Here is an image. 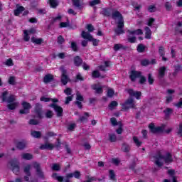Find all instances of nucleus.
<instances>
[{
	"label": "nucleus",
	"mask_w": 182,
	"mask_h": 182,
	"mask_svg": "<svg viewBox=\"0 0 182 182\" xmlns=\"http://www.w3.org/2000/svg\"><path fill=\"white\" fill-rule=\"evenodd\" d=\"M164 113L165 114V120H168V119H170V116H171V114L173 113V109L166 108L164 110Z\"/></svg>",
	"instance_id": "obj_20"
},
{
	"label": "nucleus",
	"mask_w": 182,
	"mask_h": 182,
	"mask_svg": "<svg viewBox=\"0 0 182 182\" xmlns=\"http://www.w3.org/2000/svg\"><path fill=\"white\" fill-rule=\"evenodd\" d=\"M148 11L149 12H150L151 14H153V12H156L157 11V8L156 7V6L154 5H150L148 7Z\"/></svg>",
	"instance_id": "obj_51"
},
{
	"label": "nucleus",
	"mask_w": 182,
	"mask_h": 182,
	"mask_svg": "<svg viewBox=\"0 0 182 182\" xmlns=\"http://www.w3.org/2000/svg\"><path fill=\"white\" fill-rule=\"evenodd\" d=\"M92 77L93 79H98L99 77H101V79H105L106 77V76L101 75L100 72H99V70H95L92 71Z\"/></svg>",
	"instance_id": "obj_16"
},
{
	"label": "nucleus",
	"mask_w": 182,
	"mask_h": 182,
	"mask_svg": "<svg viewBox=\"0 0 182 182\" xmlns=\"http://www.w3.org/2000/svg\"><path fill=\"white\" fill-rule=\"evenodd\" d=\"M150 60L148 59H143L141 60V66H149Z\"/></svg>",
	"instance_id": "obj_50"
},
{
	"label": "nucleus",
	"mask_w": 182,
	"mask_h": 182,
	"mask_svg": "<svg viewBox=\"0 0 182 182\" xmlns=\"http://www.w3.org/2000/svg\"><path fill=\"white\" fill-rule=\"evenodd\" d=\"M23 160H32L33 159V155L30 153H24L22 154Z\"/></svg>",
	"instance_id": "obj_31"
},
{
	"label": "nucleus",
	"mask_w": 182,
	"mask_h": 182,
	"mask_svg": "<svg viewBox=\"0 0 182 182\" xmlns=\"http://www.w3.org/2000/svg\"><path fill=\"white\" fill-rule=\"evenodd\" d=\"M164 7L168 12H170V11L173 9V5H171V3H170V1L165 2Z\"/></svg>",
	"instance_id": "obj_38"
},
{
	"label": "nucleus",
	"mask_w": 182,
	"mask_h": 182,
	"mask_svg": "<svg viewBox=\"0 0 182 182\" xmlns=\"http://www.w3.org/2000/svg\"><path fill=\"white\" fill-rule=\"evenodd\" d=\"M91 88L92 90H95L97 95H102V93H103V87L99 85V84H93Z\"/></svg>",
	"instance_id": "obj_13"
},
{
	"label": "nucleus",
	"mask_w": 182,
	"mask_h": 182,
	"mask_svg": "<svg viewBox=\"0 0 182 182\" xmlns=\"http://www.w3.org/2000/svg\"><path fill=\"white\" fill-rule=\"evenodd\" d=\"M55 147V149H60V147H62V142H60V139L58 138L56 139V142L54 145V148Z\"/></svg>",
	"instance_id": "obj_54"
},
{
	"label": "nucleus",
	"mask_w": 182,
	"mask_h": 182,
	"mask_svg": "<svg viewBox=\"0 0 182 182\" xmlns=\"http://www.w3.org/2000/svg\"><path fill=\"white\" fill-rule=\"evenodd\" d=\"M146 82H147V78L143 75H141V77H139V84L140 85H144V83H146Z\"/></svg>",
	"instance_id": "obj_53"
},
{
	"label": "nucleus",
	"mask_w": 182,
	"mask_h": 182,
	"mask_svg": "<svg viewBox=\"0 0 182 182\" xmlns=\"http://www.w3.org/2000/svg\"><path fill=\"white\" fill-rule=\"evenodd\" d=\"M23 33H24V41H25V42H29V40L31 39V37H29V33H28V30H24Z\"/></svg>",
	"instance_id": "obj_49"
},
{
	"label": "nucleus",
	"mask_w": 182,
	"mask_h": 182,
	"mask_svg": "<svg viewBox=\"0 0 182 182\" xmlns=\"http://www.w3.org/2000/svg\"><path fill=\"white\" fill-rule=\"evenodd\" d=\"M101 14L103 16H106L107 18L112 16V18L114 19V21L118 19V21L116 23L117 28L114 29V32L117 36L123 35V33H124V18L120 11L114 10L110 7H107L102 8Z\"/></svg>",
	"instance_id": "obj_1"
},
{
	"label": "nucleus",
	"mask_w": 182,
	"mask_h": 182,
	"mask_svg": "<svg viewBox=\"0 0 182 182\" xmlns=\"http://www.w3.org/2000/svg\"><path fill=\"white\" fill-rule=\"evenodd\" d=\"M102 1L100 0H92L90 1V6H95V5H99Z\"/></svg>",
	"instance_id": "obj_60"
},
{
	"label": "nucleus",
	"mask_w": 182,
	"mask_h": 182,
	"mask_svg": "<svg viewBox=\"0 0 182 182\" xmlns=\"http://www.w3.org/2000/svg\"><path fill=\"white\" fill-rule=\"evenodd\" d=\"M90 42L92 43L93 46H99V43H100V40H97L92 37V39L90 40Z\"/></svg>",
	"instance_id": "obj_47"
},
{
	"label": "nucleus",
	"mask_w": 182,
	"mask_h": 182,
	"mask_svg": "<svg viewBox=\"0 0 182 182\" xmlns=\"http://www.w3.org/2000/svg\"><path fill=\"white\" fill-rule=\"evenodd\" d=\"M118 105L117 101H112L109 105V109H113L114 107H117Z\"/></svg>",
	"instance_id": "obj_52"
},
{
	"label": "nucleus",
	"mask_w": 182,
	"mask_h": 182,
	"mask_svg": "<svg viewBox=\"0 0 182 182\" xmlns=\"http://www.w3.org/2000/svg\"><path fill=\"white\" fill-rule=\"evenodd\" d=\"M55 149V144H50L48 141L45 142V144H41L40 146V149L41 150H50L52 151Z\"/></svg>",
	"instance_id": "obj_12"
},
{
	"label": "nucleus",
	"mask_w": 182,
	"mask_h": 182,
	"mask_svg": "<svg viewBox=\"0 0 182 182\" xmlns=\"http://www.w3.org/2000/svg\"><path fill=\"white\" fill-rule=\"evenodd\" d=\"M120 49H123V50H126L127 49V47L122 45V44H114L113 47V50L115 52H117V50H120Z\"/></svg>",
	"instance_id": "obj_27"
},
{
	"label": "nucleus",
	"mask_w": 182,
	"mask_h": 182,
	"mask_svg": "<svg viewBox=\"0 0 182 182\" xmlns=\"http://www.w3.org/2000/svg\"><path fill=\"white\" fill-rule=\"evenodd\" d=\"M31 135L34 139H41V137H42V132H41V131H31Z\"/></svg>",
	"instance_id": "obj_24"
},
{
	"label": "nucleus",
	"mask_w": 182,
	"mask_h": 182,
	"mask_svg": "<svg viewBox=\"0 0 182 182\" xmlns=\"http://www.w3.org/2000/svg\"><path fill=\"white\" fill-rule=\"evenodd\" d=\"M9 167L14 174H19V164L16 161H11L9 164Z\"/></svg>",
	"instance_id": "obj_6"
},
{
	"label": "nucleus",
	"mask_w": 182,
	"mask_h": 182,
	"mask_svg": "<svg viewBox=\"0 0 182 182\" xmlns=\"http://www.w3.org/2000/svg\"><path fill=\"white\" fill-rule=\"evenodd\" d=\"M165 127L166 126H164V124H162L160 127H156L154 123H150L149 124V132L153 134H158L159 133H163L164 132Z\"/></svg>",
	"instance_id": "obj_2"
},
{
	"label": "nucleus",
	"mask_w": 182,
	"mask_h": 182,
	"mask_svg": "<svg viewBox=\"0 0 182 182\" xmlns=\"http://www.w3.org/2000/svg\"><path fill=\"white\" fill-rule=\"evenodd\" d=\"M124 110H129V109H136V104H134V100L133 98H128L124 104H122Z\"/></svg>",
	"instance_id": "obj_3"
},
{
	"label": "nucleus",
	"mask_w": 182,
	"mask_h": 182,
	"mask_svg": "<svg viewBox=\"0 0 182 182\" xmlns=\"http://www.w3.org/2000/svg\"><path fill=\"white\" fill-rule=\"evenodd\" d=\"M8 95H9L8 91H4L1 93L0 99H1L2 102H6L8 100Z\"/></svg>",
	"instance_id": "obj_34"
},
{
	"label": "nucleus",
	"mask_w": 182,
	"mask_h": 182,
	"mask_svg": "<svg viewBox=\"0 0 182 182\" xmlns=\"http://www.w3.org/2000/svg\"><path fill=\"white\" fill-rule=\"evenodd\" d=\"M52 170L54 171H59L60 170V165L59 164H53L52 166Z\"/></svg>",
	"instance_id": "obj_55"
},
{
	"label": "nucleus",
	"mask_w": 182,
	"mask_h": 182,
	"mask_svg": "<svg viewBox=\"0 0 182 182\" xmlns=\"http://www.w3.org/2000/svg\"><path fill=\"white\" fill-rule=\"evenodd\" d=\"M136 50L139 53H143V52H144V50H146V46H144V45H143V44H139L137 46Z\"/></svg>",
	"instance_id": "obj_39"
},
{
	"label": "nucleus",
	"mask_w": 182,
	"mask_h": 182,
	"mask_svg": "<svg viewBox=\"0 0 182 182\" xmlns=\"http://www.w3.org/2000/svg\"><path fill=\"white\" fill-rule=\"evenodd\" d=\"M159 54L160 56H165L166 55V51L164 50V47L160 46L159 48Z\"/></svg>",
	"instance_id": "obj_56"
},
{
	"label": "nucleus",
	"mask_w": 182,
	"mask_h": 182,
	"mask_svg": "<svg viewBox=\"0 0 182 182\" xmlns=\"http://www.w3.org/2000/svg\"><path fill=\"white\" fill-rule=\"evenodd\" d=\"M164 160H173V156L171 155V153L167 152L166 156H164Z\"/></svg>",
	"instance_id": "obj_58"
},
{
	"label": "nucleus",
	"mask_w": 182,
	"mask_h": 182,
	"mask_svg": "<svg viewBox=\"0 0 182 182\" xmlns=\"http://www.w3.org/2000/svg\"><path fill=\"white\" fill-rule=\"evenodd\" d=\"M141 72L137 71L135 70H131L130 75H129V79L131 82H136V79H139V77H141Z\"/></svg>",
	"instance_id": "obj_9"
},
{
	"label": "nucleus",
	"mask_w": 182,
	"mask_h": 182,
	"mask_svg": "<svg viewBox=\"0 0 182 182\" xmlns=\"http://www.w3.org/2000/svg\"><path fill=\"white\" fill-rule=\"evenodd\" d=\"M9 85H15V77L11 76L9 78Z\"/></svg>",
	"instance_id": "obj_64"
},
{
	"label": "nucleus",
	"mask_w": 182,
	"mask_h": 182,
	"mask_svg": "<svg viewBox=\"0 0 182 182\" xmlns=\"http://www.w3.org/2000/svg\"><path fill=\"white\" fill-rule=\"evenodd\" d=\"M48 4L53 9H56L59 6V1L58 0H48Z\"/></svg>",
	"instance_id": "obj_19"
},
{
	"label": "nucleus",
	"mask_w": 182,
	"mask_h": 182,
	"mask_svg": "<svg viewBox=\"0 0 182 182\" xmlns=\"http://www.w3.org/2000/svg\"><path fill=\"white\" fill-rule=\"evenodd\" d=\"M46 117L47 119H52L53 117V112L52 110H48L46 113Z\"/></svg>",
	"instance_id": "obj_57"
},
{
	"label": "nucleus",
	"mask_w": 182,
	"mask_h": 182,
	"mask_svg": "<svg viewBox=\"0 0 182 182\" xmlns=\"http://www.w3.org/2000/svg\"><path fill=\"white\" fill-rule=\"evenodd\" d=\"M90 116L89 114V112H85L84 116L80 117L78 122H80V123H87V121L89 120L88 117Z\"/></svg>",
	"instance_id": "obj_17"
},
{
	"label": "nucleus",
	"mask_w": 182,
	"mask_h": 182,
	"mask_svg": "<svg viewBox=\"0 0 182 182\" xmlns=\"http://www.w3.org/2000/svg\"><path fill=\"white\" fill-rule=\"evenodd\" d=\"M73 62H74L75 66H76L77 68H79V66H82V64L83 63V59H82L80 56L76 55L73 58Z\"/></svg>",
	"instance_id": "obj_14"
},
{
	"label": "nucleus",
	"mask_w": 182,
	"mask_h": 182,
	"mask_svg": "<svg viewBox=\"0 0 182 182\" xmlns=\"http://www.w3.org/2000/svg\"><path fill=\"white\" fill-rule=\"evenodd\" d=\"M82 38H83V39H87V41H90L92 39V38L93 37V36L90 35V33L89 32H86L85 31H82V34H81Z\"/></svg>",
	"instance_id": "obj_22"
},
{
	"label": "nucleus",
	"mask_w": 182,
	"mask_h": 182,
	"mask_svg": "<svg viewBox=\"0 0 182 182\" xmlns=\"http://www.w3.org/2000/svg\"><path fill=\"white\" fill-rule=\"evenodd\" d=\"M122 150L124 151V153H129V151H130V145L123 143Z\"/></svg>",
	"instance_id": "obj_36"
},
{
	"label": "nucleus",
	"mask_w": 182,
	"mask_h": 182,
	"mask_svg": "<svg viewBox=\"0 0 182 182\" xmlns=\"http://www.w3.org/2000/svg\"><path fill=\"white\" fill-rule=\"evenodd\" d=\"M30 170H31V165H27L26 166H25L24 172L26 173V174H27V176H31V172H29Z\"/></svg>",
	"instance_id": "obj_61"
},
{
	"label": "nucleus",
	"mask_w": 182,
	"mask_h": 182,
	"mask_svg": "<svg viewBox=\"0 0 182 182\" xmlns=\"http://www.w3.org/2000/svg\"><path fill=\"white\" fill-rule=\"evenodd\" d=\"M167 70V68L166 66L160 67L158 70V79L161 80V79H164V76H166V72Z\"/></svg>",
	"instance_id": "obj_11"
},
{
	"label": "nucleus",
	"mask_w": 182,
	"mask_h": 182,
	"mask_svg": "<svg viewBox=\"0 0 182 182\" xmlns=\"http://www.w3.org/2000/svg\"><path fill=\"white\" fill-rule=\"evenodd\" d=\"M72 88L70 87H67L65 90H64V93L67 95V96H70L72 95Z\"/></svg>",
	"instance_id": "obj_62"
},
{
	"label": "nucleus",
	"mask_w": 182,
	"mask_h": 182,
	"mask_svg": "<svg viewBox=\"0 0 182 182\" xmlns=\"http://www.w3.org/2000/svg\"><path fill=\"white\" fill-rule=\"evenodd\" d=\"M53 80V75L52 74H47L43 77V82L45 83H50Z\"/></svg>",
	"instance_id": "obj_25"
},
{
	"label": "nucleus",
	"mask_w": 182,
	"mask_h": 182,
	"mask_svg": "<svg viewBox=\"0 0 182 182\" xmlns=\"http://www.w3.org/2000/svg\"><path fill=\"white\" fill-rule=\"evenodd\" d=\"M55 136H57V134L50 131L46 134V136L43 137V139L48 141V140H49V137H55Z\"/></svg>",
	"instance_id": "obj_29"
},
{
	"label": "nucleus",
	"mask_w": 182,
	"mask_h": 182,
	"mask_svg": "<svg viewBox=\"0 0 182 182\" xmlns=\"http://www.w3.org/2000/svg\"><path fill=\"white\" fill-rule=\"evenodd\" d=\"M4 65L9 67L14 66V60L12 58H9L4 63Z\"/></svg>",
	"instance_id": "obj_45"
},
{
	"label": "nucleus",
	"mask_w": 182,
	"mask_h": 182,
	"mask_svg": "<svg viewBox=\"0 0 182 182\" xmlns=\"http://www.w3.org/2000/svg\"><path fill=\"white\" fill-rule=\"evenodd\" d=\"M133 141L134 143V144L136 146V147H140V146H141V144H143V142L140 140H139V138L136 136H133Z\"/></svg>",
	"instance_id": "obj_32"
},
{
	"label": "nucleus",
	"mask_w": 182,
	"mask_h": 182,
	"mask_svg": "<svg viewBox=\"0 0 182 182\" xmlns=\"http://www.w3.org/2000/svg\"><path fill=\"white\" fill-rule=\"evenodd\" d=\"M23 11H25V7H23V6L16 5V9L14 11V16H18V15H21V14L23 13Z\"/></svg>",
	"instance_id": "obj_15"
},
{
	"label": "nucleus",
	"mask_w": 182,
	"mask_h": 182,
	"mask_svg": "<svg viewBox=\"0 0 182 182\" xmlns=\"http://www.w3.org/2000/svg\"><path fill=\"white\" fill-rule=\"evenodd\" d=\"M52 177L54 178V180H57L58 181H63V176L58 175L56 173H53Z\"/></svg>",
	"instance_id": "obj_43"
},
{
	"label": "nucleus",
	"mask_w": 182,
	"mask_h": 182,
	"mask_svg": "<svg viewBox=\"0 0 182 182\" xmlns=\"http://www.w3.org/2000/svg\"><path fill=\"white\" fill-rule=\"evenodd\" d=\"M23 109H20L19 113L20 114H28L30 112V109L32 107L29 102L23 101L22 102Z\"/></svg>",
	"instance_id": "obj_7"
},
{
	"label": "nucleus",
	"mask_w": 182,
	"mask_h": 182,
	"mask_svg": "<svg viewBox=\"0 0 182 182\" xmlns=\"http://www.w3.org/2000/svg\"><path fill=\"white\" fill-rule=\"evenodd\" d=\"M16 146L18 150H23L26 147V141H18L16 144Z\"/></svg>",
	"instance_id": "obj_21"
},
{
	"label": "nucleus",
	"mask_w": 182,
	"mask_h": 182,
	"mask_svg": "<svg viewBox=\"0 0 182 182\" xmlns=\"http://www.w3.org/2000/svg\"><path fill=\"white\" fill-rule=\"evenodd\" d=\"M34 113L37 119H43V112L42 111V105L36 103L34 108Z\"/></svg>",
	"instance_id": "obj_4"
},
{
	"label": "nucleus",
	"mask_w": 182,
	"mask_h": 182,
	"mask_svg": "<svg viewBox=\"0 0 182 182\" xmlns=\"http://www.w3.org/2000/svg\"><path fill=\"white\" fill-rule=\"evenodd\" d=\"M107 97H113L114 96V90L109 88L107 92Z\"/></svg>",
	"instance_id": "obj_46"
},
{
	"label": "nucleus",
	"mask_w": 182,
	"mask_h": 182,
	"mask_svg": "<svg viewBox=\"0 0 182 182\" xmlns=\"http://www.w3.org/2000/svg\"><path fill=\"white\" fill-rule=\"evenodd\" d=\"M33 166L36 169L38 176H39V177H41V178H43V173H42V171H41V166L39 165V164L35 163L33 164Z\"/></svg>",
	"instance_id": "obj_23"
},
{
	"label": "nucleus",
	"mask_w": 182,
	"mask_h": 182,
	"mask_svg": "<svg viewBox=\"0 0 182 182\" xmlns=\"http://www.w3.org/2000/svg\"><path fill=\"white\" fill-rule=\"evenodd\" d=\"M109 178L112 181H116V173H114V170L111 169L109 171Z\"/></svg>",
	"instance_id": "obj_40"
},
{
	"label": "nucleus",
	"mask_w": 182,
	"mask_h": 182,
	"mask_svg": "<svg viewBox=\"0 0 182 182\" xmlns=\"http://www.w3.org/2000/svg\"><path fill=\"white\" fill-rule=\"evenodd\" d=\"M109 140L110 143H116L117 141V136L114 134H109Z\"/></svg>",
	"instance_id": "obj_37"
},
{
	"label": "nucleus",
	"mask_w": 182,
	"mask_h": 182,
	"mask_svg": "<svg viewBox=\"0 0 182 182\" xmlns=\"http://www.w3.org/2000/svg\"><path fill=\"white\" fill-rule=\"evenodd\" d=\"M18 106V102H11L7 105V109L9 110H15Z\"/></svg>",
	"instance_id": "obj_35"
},
{
	"label": "nucleus",
	"mask_w": 182,
	"mask_h": 182,
	"mask_svg": "<svg viewBox=\"0 0 182 182\" xmlns=\"http://www.w3.org/2000/svg\"><path fill=\"white\" fill-rule=\"evenodd\" d=\"M16 100L15 99V95H10L8 97H7V101H6L7 103H15V101Z\"/></svg>",
	"instance_id": "obj_41"
},
{
	"label": "nucleus",
	"mask_w": 182,
	"mask_h": 182,
	"mask_svg": "<svg viewBox=\"0 0 182 182\" xmlns=\"http://www.w3.org/2000/svg\"><path fill=\"white\" fill-rule=\"evenodd\" d=\"M127 32L129 33V35H143L142 29H137L134 31L127 30Z\"/></svg>",
	"instance_id": "obj_28"
},
{
	"label": "nucleus",
	"mask_w": 182,
	"mask_h": 182,
	"mask_svg": "<svg viewBox=\"0 0 182 182\" xmlns=\"http://www.w3.org/2000/svg\"><path fill=\"white\" fill-rule=\"evenodd\" d=\"M71 49H73V52H77V44L76 42H71Z\"/></svg>",
	"instance_id": "obj_59"
},
{
	"label": "nucleus",
	"mask_w": 182,
	"mask_h": 182,
	"mask_svg": "<svg viewBox=\"0 0 182 182\" xmlns=\"http://www.w3.org/2000/svg\"><path fill=\"white\" fill-rule=\"evenodd\" d=\"M148 83L151 85L154 83V77H153L151 73L148 74Z\"/></svg>",
	"instance_id": "obj_48"
},
{
	"label": "nucleus",
	"mask_w": 182,
	"mask_h": 182,
	"mask_svg": "<svg viewBox=\"0 0 182 182\" xmlns=\"http://www.w3.org/2000/svg\"><path fill=\"white\" fill-rule=\"evenodd\" d=\"M73 5L79 9L83 8V6L80 4V0H73Z\"/></svg>",
	"instance_id": "obj_33"
},
{
	"label": "nucleus",
	"mask_w": 182,
	"mask_h": 182,
	"mask_svg": "<svg viewBox=\"0 0 182 182\" xmlns=\"http://www.w3.org/2000/svg\"><path fill=\"white\" fill-rule=\"evenodd\" d=\"M127 92L131 97H134L136 100L141 99V92L140 91H134V89H128Z\"/></svg>",
	"instance_id": "obj_8"
},
{
	"label": "nucleus",
	"mask_w": 182,
	"mask_h": 182,
	"mask_svg": "<svg viewBox=\"0 0 182 182\" xmlns=\"http://www.w3.org/2000/svg\"><path fill=\"white\" fill-rule=\"evenodd\" d=\"M156 160H164V155L161 154V152L160 151H158L156 152V154L155 155Z\"/></svg>",
	"instance_id": "obj_44"
},
{
	"label": "nucleus",
	"mask_w": 182,
	"mask_h": 182,
	"mask_svg": "<svg viewBox=\"0 0 182 182\" xmlns=\"http://www.w3.org/2000/svg\"><path fill=\"white\" fill-rule=\"evenodd\" d=\"M145 30V39H151V30L149 27L146 26Z\"/></svg>",
	"instance_id": "obj_26"
},
{
	"label": "nucleus",
	"mask_w": 182,
	"mask_h": 182,
	"mask_svg": "<svg viewBox=\"0 0 182 182\" xmlns=\"http://www.w3.org/2000/svg\"><path fill=\"white\" fill-rule=\"evenodd\" d=\"M62 75H61V83L65 86V85H68V82H69V77L66 73H68V71L65 68L61 69Z\"/></svg>",
	"instance_id": "obj_10"
},
{
	"label": "nucleus",
	"mask_w": 182,
	"mask_h": 182,
	"mask_svg": "<svg viewBox=\"0 0 182 182\" xmlns=\"http://www.w3.org/2000/svg\"><path fill=\"white\" fill-rule=\"evenodd\" d=\"M50 107H52L56 113L57 117H62L63 116V108L58 105L57 104L52 103L50 105Z\"/></svg>",
	"instance_id": "obj_5"
},
{
	"label": "nucleus",
	"mask_w": 182,
	"mask_h": 182,
	"mask_svg": "<svg viewBox=\"0 0 182 182\" xmlns=\"http://www.w3.org/2000/svg\"><path fill=\"white\" fill-rule=\"evenodd\" d=\"M31 42L36 45H42L43 42V38H36L35 37L31 38Z\"/></svg>",
	"instance_id": "obj_30"
},
{
	"label": "nucleus",
	"mask_w": 182,
	"mask_h": 182,
	"mask_svg": "<svg viewBox=\"0 0 182 182\" xmlns=\"http://www.w3.org/2000/svg\"><path fill=\"white\" fill-rule=\"evenodd\" d=\"M57 43L58 45H63V43H65V38H63V36L60 35L58 38H57Z\"/></svg>",
	"instance_id": "obj_42"
},
{
	"label": "nucleus",
	"mask_w": 182,
	"mask_h": 182,
	"mask_svg": "<svg viewBox=\"0 0 182 182\" xmlns=\"http://www.w3.org/2000/svg\"><path fill=\"white\" fill-rule=\"evenodd\" d=\"M177 136H178V137H182V124H179Z\"/></svg>",
	"instance_id": "obj_63"
},
{
	"label": "nucleus",
	"mask_w": 182,
	"mask_h": 182,
	"mask_svg": "<svg viewBox=\"0 0 182 182\" xmlns=\"http://www.w3.org/2000/svg\"><path fill=\"white\" fill-rule=\"evenodd\" d=\"M66 177L67 178H73V177H75V178H80V172L76 171L74 173H68Z\"/></svg>",
	"instance_id": "obj_18"
}]
</instances>
